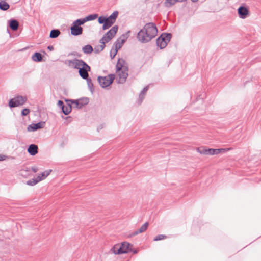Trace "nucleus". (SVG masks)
<instances>
[{"mask_svg":"<svg viewBox=\"0 0 261 261\" xmlns=\"http://www.w3.org/2000/svg\"><path fill=\"white\" fill-rule=\"evenodd\" d=\"M158 33V29L154 23H146L137 34V39L141 43H145L150 41Z\"/></svg>","mask_w":261,"mask_h":261,"instance_id":"nucleus-1","label":"nucleus"},{"mask_svg":"<svg viewBox=\"0 0 261 261\" xmlns=\"http://www.w3.org/2000/svg\"><path fill=\"white\" fill-rule=\"evenodd\" d=\"M116 70L118 72L119 79L118 83L123 84L128 76V67L125 61L122 58H119L116 65Z\"/></svg>","mask_w":261,"mask_h":261,"instance_id":"nucleus-2","label":"nucleus"},{"mask_svg":"<svg viewBox=\"0 0 261 261\" xmlns=\"http://www.w3.org/2000/svg\"><path fill=\"white\" fill-rule=\"evenodd\" d=\"M69 66L79 70L80 76L84 75L87 71H90L91 67L82 59L74 58L67 60Z\"/></svg>","mask_w":261,"mask_h":261,"instance_id":"nucleus-3","label":"nucleus"},{"mask_svg":"<svg viewBox=\"0 0 261 261\" xmlns=\"http://www.w3.org/2000/svg\"><path fill=\"white\" fill-rule=\"evenodd\" d=\"M111 251L115 254H121L133 251L135 253L137 251H133L132 245L128 242H124L115 244L111 249Z\"/></svg>","mask_w":261,"mask_h":261,"instance_id":"nucleus-4","label":"nucleus"},{"mask_svg":"<svg viewBox=\"0 0 261 261\" xmlns=\"http://www.w3.org/2000/svg\"><path fill=\"white\" fill-rule=\"evenodd\" d=\"M89 102V99L88 97H82L75 100H66L67 105H70L71 109L72 108L81 109L83 107L87 105Z\"/></svg>","mask_w":261,"mask_h":261,"instance_id":"nucleus-5","label":"nucleus"},{"mask_svg":"<svg viewBox=\"0 0 261 261\" xmlns=\"http://www.w3.org/2000/svg\"><path fill=\"white\" fill-rule=\"evenodd\" d=\"M172 34L169 33H162L156 40V44L160 49L165 48L168 43L170 41Z\"/></svg>","mask_w":261,"mask_h":261,"instance_id":"nucleus-6","label":"nucleus"},{"mask_svg":"<svg viewBox=\"0 0 261 261\" xmlns=\"http://www.w3.org/2000/svg\"><path fill=\"white\" fill-rule=\"evenodd\" d=\"M84 24V22H83L81 18L77 19L73 21L70 27L71 34L74 36L81 35L83 33V30L81 25Z\"/></svg>","mask_w":261,"mask_h":261,"instance_id":"nucleus-7","label":"nucleus"},{"mask_svg":"<svg viewBox=\"0 0 261 261\" xmlns=\"http://www.w3.org/2000/svg\"><path fill=\"white\" fill-rule=\"evenodd\" d=\"M115 77V76L114 74H110L108 76H99L97 78V81L100 86L103 88H105L113 83Z\"/></svg>","mask_w":261,"mask_h":261,"instance_id":"nucleus-8","label":"nucleus"},{"mask_svg":"<svg viewBox=\"0 0 261 261\" xmlns=\"http://www.w3.org/2000/svg\"><path fill=\"white\" fill-rule=\"evenodd\" d=\"M197 151L200 154L205 155L217 154L221 152H224V149H212L207 148L204 147H200L197 149Z\"/></svg>","mask_w":261,"mask_h":261,"instance_id":"nucleus-9","label":"nucleus"},{"mask_svg":"<svg viewBox=\"0 0 261 261\" xmlns=\"http://www.w3.org/2000/svg\"><path fill=\"white\" fill-rule=\"evenodd\" d=\"M27 101V97L22 96H17L9 100V106L10 108H14L23 105Z\"/></svg>","mask_w":261,"mask_h":261,"instance_id":"nucleus-10","label":"nucleus"},{"mask_svg":"<svg viewBox=\"0 0 261 261\" xmlns=\"http://www.w3.org/2000/svg\"><path fill=\"white\" fill-rule=\"evenodd\" d=\"M52 170L48 169L46 170L41 173L39 174L36 177L33 179L32 180H30L27 182V184L29 185H34L37 183L45 179L51 173Z\"/></svg>","mask_w":261,"mask_h":261,"instance_id":"nucleus-11","label":"nucleus"},{"mask_svg":"<svg viewBox=\"0 0 261 261\" xmlns=\"http://www.w3.org/2000/svg\"><path fill=\"white\" fill-rule=\"evenodd\" d=\"M249 9L245 4H243L238 9V13L240 18H246L249 15Z\"/></svg>","mask_w":261,"mask_h":261,"instance_id":"nucleus-12","label":"nucleus"},{"mask_svg":"<svg viewBox=\"0 0 261 261\" xmlns=\"http://www.w3.org/2000/svg\"><path fill=\"white\" fill-rule=\"evenodd\" d=\"M89 71H87L84 75H81V77L84 80H86L88 88L89 89L91 93H93L94 91V86L90 77H89Z\"/></svg>","mask_w":261,"mask_h":261,"instance_id":"nucleus-13","label":"nucleus"},{"mask_svg":"<svg viewBox=\"0 0 261 261\" xmlns=\"http://www.w3.org/2000/svg\"><path fill=\"white\" fill-rule=\"evenodd\" d=\"M58 106L61 109L64 114H69L71 112V107L70 105L65 106L64 102L61 100H58Z\"/></svg>","mask_w":261,"mask_h":261,"instance_id":"nucleus-14","label":"nucleus"},{"mask_svg":"<svg viewBox=\"0 0 261 261\" xmlns=\"http://www.w3.org/2000/svg\"><path fill=\"white\" fill-rule=\"evenodd\" d=\"M126 38L125 37V35H122L120 38H119L114 43L113 46L115 47V49H117L118 50L120 49L123 43L125 42Z\"/></svg>","mask_w":261,"mask_h":261,"instance_id":"nucleus-15","label":"nucleus"},{"mask_svg":"<svg viewBox=\"0 0 261 261\" xmlns=\"http://www.w3.org/2000/svg\"><path fill=\"white\" fill-rule=\"evenodd\" d=\"M8 24L10 28L14 31L17 30L19 27L18 21L14 19H11L9 20Z\"/></svg>","mask_w":261,"mask_h":261,"instance_id":"nucleus-16","label":"nucleus"},{"mask_svg":"<svg viewBox=\"0 0 261 261\" xmlns=\"http://www.w3.org/2000/svg\"><path fill=\"white\" fill-rule=\"evenodd\" d=\"M118 30V26L116 25H114L105 34H106V36H109L113 38L116 34Z\"/></svg>","mask_w":261,"mask_h":261,"instance_id":"nucleus-17","label":"nucleus"},{"mask_svg":"<svg viewBox=\"0 0 261 261\" xmlns=\"http://www.w3.org/2000/svg\"><path fill=\"white\" fill-rule=\"evenodd\" d=\"M206 97V94L204 92H202L199 95L197 96L195 100L193 102V103L198 102L199 104L203 105V100Z\"/></svg>","mask_w":261,"mask_h":261,"instance_id":"nucleus-18","label":"nucleus"},{"mask_svg":"<svg viewBox=\"0 0 261 261\" xmlns=\"http://www.w3.org/2000/svg\"><path fill=\"white\" fill-rule=\"evenodd\" d=\"M33 61L36 62H40L43 60V56L39 52H35L32 56Z\"/></svg>","mask_w":261,"mask_h":261,"instance_id":"nucleus-19","label":"nucleus"},{"mask_svg":"<svg viewBox=\"0 0 261 261\" xmlns=\"http://www.w3.org/2000/svg\"><path fill=\"white\" fill-rule=\"evenodd\" d=\"M187 0H165L164 6L166 7H170L174 5L177 2H184Z\"/></svg>","mask_w":261,"mask_h":261,"instance_id":"nucleus-20","label":"nucleus"},{"mask_svg":"<svg viewBox=\"0 0 261 261\" xmlns=\"http://www.w3.org/2000/svg\"><path fill=\"white\" fill-rule=\"evenodd\" d=\"M98 15L97 14H90L86 17L81 18L84 23L89 21H92L95 20L98 17Z\"/></svg>","mask_w":261,"mask_h":261,"instance_id":"nucleus-21","label":"nucleus"},{"mask_svg":"<svg viewBox=\"0 0 261 261\" xmlns=\"http://www.w3.org/2000/svg\"><path fill=\"white\" fill-rule=\"evenodd\" d=\"M94 50L93 48L91 45L87 44L82 47V51L85 54H90Z\"/></svg>","mask_w":261,"mask_h":261,"instance_id":"nucleus-22","label":"nucleus"},{"mask_svg":"<svg viewBox=\"0 0 261 261\" xmlns=\"http://www.w3.org/2000/svg\"><path fill=\"white\" fill-rule=\"evenodd\" d=\"M37 146L34 144L31 145L28 149L29 153L32 155H34L37 153Z\"/></svg>","mask_w":261,"mask_h":261,"instance_id":"nucleus-23","label":"nucleus"},{"mask_svg":"<svg viewBox=\"0 0 261 261\" xmlns=\"http://www.w3.org/2000/svg\"><path fill=\"white\" fill-rule=\"evenodd\" d=\"M5 1L0 0V10L2 11H6L10 8V5Z\"/></svg>","mask_w":261,"mask_h":261,"instance_id":"nucleus-24","label":"nucleus"},{"mask_svg":"<svg viewBox=\"0 0 261 261\" xmlns=\"http://www.w3.org/2000/svg\"><path fill=\"white\" fill-rule=\"evenodd\" d=\"M61 34V32L58 29H53L51 30L50 34H49V37L50 38H57L60 34Z\"/></svg>","mask_w":261,"mask_h":261,"instance_id":"nucleus-25","label":"nucleus"},{"mask_svg":"<svg viewBox=\"0 0 261 261\" xmlns=\"http://www.w3.org/2000/svg\"><path fill=\"white\" fill-rule=\"evenodd\" d=\"M148 89V87L146 86L141 91V92L139 94V104H140L142 102V100L144 98V95L145 94V93L147 91Z\"/></svg>","mask_w":261,"mask_h":261,"instance_id":"nucleus-26","label":"nucleus"},{"mask_svg":"<svg viewBox=\"0 0 261 261\" xmlns=\"http://www.w3.org/2000/svg\"><path fill=\"white\" fill-rule=\"evenodd\" d=\"M98 22L99 24H102V29L103 30L108 29L107 25L105 27V24L106 23V16H101L98 17Z\"/></svg>","mask_w":261,"mask_h":261,"instance_id":"nucleus-27","label":"nucleus"},{"mask_svg":"<svg viewBox=\"0 0 261 261\" xmlns=\"http://www.w3.org/2000/svg\"><path fill=\"white\" fill-rule=\"evenodd\" d=\"M106 23L105 24V27L107 25L108 29L115 23L110 16L109 17H106Z\"/></svg>","mask_w":261,"mask_h":261,"instance_id":"nucleus-28","label":"nucleus"},{"mask_svg":"<svg viewBox=\"0 0 261 261\" xmlns=\"http://www.w3.org/2000/svg\"><path fill=\"white\" fill-rule=\"evenodd\" d=\"M105 47L106 45H99L95 46L94 50V53L96 54H99L103 50Z\"/></svg>","mask_w":261,"mask_h":261,"instance_id":"nucleus-29","label":"nucleus"},{"mask_svg":"<svg viewBox=\"0 0 261 261\" xmlns=\"http://www.w3.org/2000/svg\"><path fill=\"white\" fill-rule=\"evenodd\" d=\"M45 125L44 122H40L37 124H33V126H35V128H34V130H37L38 129H40L44 127Z\"/></svg>","mask_w":261,"mask_h":261,"instance_id":"nucleus-30","label":"nucleus"},{"mask_svg":"<svg viewBox=\"0 0 261 261\" xmlns=\"http://www.w3.org/2000/svg\"><path fill=\"white\" fill-rule=\"evenodd\" d=\"M118 16V12L117 11H114L110 16L112 19V20L115 22Z\"/></svg>","mask_w":261,"mask_h":261,"instance_id":"nucleus-31","label":"nucleus"},{"mask_svg":"<svg viewBox=\"0 0 261 261\" xmlns=\"http://www.w3.org/2000/svg\"><path fill=\"white\" fill-rule=\"evenodd\" d=\"M118 52V50L117 49H113V48L111 49L110 53V56L111 58V59H113L115 56L116 55L117 53Z\"/></svg>","mask_w":261,"mask_h":261,"instance_id":"nucleus-32","label":"nucleus"},{"mask_svg":"<svg viewBox=\"0 0 261 261\" xmlns=\"http://www.w3.org/2000/svg\"><path fill=\"white\" fill-rule=\"evenodd\" d=\"M148 226V224L147 223H146L144 224H143L140 228L139 232L141 233L145 231L147 229Z\"/></svg>","mask_w":261,"mask_h":261,"instance_id":"nucleus-33","label":"nucleus"},{"mask_svg":"<svg viewBox=\"0 0 261 261\" xmlns=\"http://www.w3.org/2000/svg\"><path fill=\"white\" fill-rule=\"evenodd\" d=\"M77 56V57H81L82 55L81 54H80L76 51H73V52H71L68 54V56Z\"/></svg>","mask_w":261,"mask_h":261,"instance_id":"nucleus-34","label":"nucleus"},{"mask_svg":"<svg viewBox=\"0 0 261 261\" xmlns=\"http://www.w3.org/2000/svg\"><path fill=\"white\" fill-rule=\"evenodd\" d=\"M30 113V110L28 108H25L22 110L21 114H29Z\"/></svg>","mask_w":261,"mask_h":261,"instance_id":"nucleus-35","label":"nucleus"},{"mask_svg":"<svg viewBox=\"0 0 261 261\" xmlns=\"http://www.w3.org/2000/svg\"><path fill=\"white\" fill-rule=\"evenodd\" d=\"M103 37H105V42H106L107 43L109 42L112 39V37L109 36H106V34H104Z\"/></svg>","mask_w":261,"mask_h":261,"instance_id":"nucleus-36","label":"nucleus"},{"mask_svg":"<svg viewBox=\"0 0 261 261\" xmlns=\"http://www.w3.org/2000/svg\"><path fill=\"white\" fill-rule=\"evenodd\" d=\"M7 159H8L7 156L4 154H0V161L6 160Z\"/></svg>","mask_w":261,"mask_h":261,"instance_id":"nucleus-37","label":"nucleus"},{"mask_svg":"<svg viewBox=\"0 0 261 261\" xmlns=\"http://www.w3.org/2000/svg\"><path fill=\"white\" fill-rule=\"evenodd\" d=\"M165 238L164 236L160 235L154 238L155 241L160 240Z\"/></svg>","mask_w":261,"mask_h":261,"instance_id":"nucleus-38","label":"nucleus"},{"mask_svg":"<svg viewBox=\"0 0 261 261\" xmlns=\"http://www.w3.org/2000/svg\"><path fill=\"white\" fill-rule=\"evenodd\" d=\"M38 169L37 167H33L31 168V170L30 171V172H33V173H36L37 171H38Z\"/></svg>","mask_w":261,"mask_h":261,"instance_id":"nucleus-39","label":"nucleus"},{"mask_svg":"<svg viewBox=\"0 0 261 261\" xmlns=\"http://www.w3.org/2000/svg\"><path fill=\"white\" fill-rule=\"evenodd\" d=\"M99 43L101 44L100 45H105V43L107 42H105V37L102 36V37L99 40Z\"/></svg>","mask_w":261,"mask_h":261,"instance_id":"nucleus-40","label":"nucleus"},{"mask_svg":"<svg viewBox=\"0 0 261 261\" xmlns=\"http://www.w3.org/2000/svg\"><path fill=\"white\" fill-rule=\"evenodd\" d=\"M35 128V126H33V124H31L28 127V130L29 131H34V128Z\"/></svg>","mask_w":261,"mask_h":261,"instance_id":"nucleus-41","label":"nucleus"},{"mask_svg":"<svg viewBox=\"0 0 261 261\" xmlns=\"http://www.w3.org/2000/svg\"><path fill=\"white\" fill-rule=\"evenodd\" d=\"M47 49L50 51H52L54 50V47L53 46L49 45L47 47Z\"/></svg>","mask_w":261,"mask_h":261,"instance_id":"nucleus-42","label":"nucleus"},{"mask_svg":"<svg viewBox=\"0 0 261 261\" xmlns=\"http://www.w3.org/2000/svg\"><path fill=\"white\" fill-rule=\"evenodd\" d=\"M25 172H25V171H22V173H21V175H22V176H28V175H27V174H25Z\"/></svg>","mask_w":261,"mask_h":261,"instance_id":"nucleus-43","label":"nucleus"},{"mask_svg":"<svg viewBox=\"0 0 261 261\" xmlns=\"http://www.w3.org/2000/svg\"><path fill=\"white\" fill-rule=\"evenodd\" d=\"M198 0H191L193 2H197Z\"/></svg>","mask_w":261,"mask_h":261,"instance_id":"nucleus-44","label":"nucleus"}]
</instances>
